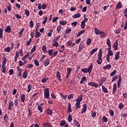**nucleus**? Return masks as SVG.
Wrapping results in <instances>:
<instances>
[{"mask_svg":"<svg viewBox=\"0 0 127 127\" xmlns=\"http://www.w3.org/2000/svg\"><path fill=\"white\" fill-rule=\"evenodd\" d=\"M73 125L77 127H80V124H79V121H77L76 119L73 120Z\"/></svg>","mask_w":127,"mask_h":127,"instance_id":"7","label":"nucleus"},{"mask_svg":"<svg viewBox=\"0 0 127 127\" xmlns=\"http://www.w3.org/2000/svg\"><path fill=\"white\" fill-rule=\"evenodd\" d=\"M43 126L44 127H52V126H51V125L48 123L43 124Z\"/></svg>","mask_w":127,"mask_h":127,"instance_id":"30","label":"nucleus"},{"mask_svg":"<svg viewBox=\"0 0 127 127\" xmlns=\"http://www.w3.org/2000/svg\"><path fill=\"white\" fill-rule=\"evenodd\" d=\"M4 52H10V47H7L4 49Z\"/></svg>","mask_w":127,"mask_h":127,"instance_id":"49","label":"nucleus"},{"mask_svg":"<svg viewBox=\"0 0 127 127\" xmlns=\"http://www.w3.org/2000/svg\"><path fill=\"white\" fill-rule=\"evenodd\" d=\"M72 70H73V69H72V68L68 67L67 68V73L68 74H71V72H72Z\"/></svg>","mask_w":127,"mask_h":127,"instance_id":"51","label":"nucleus"},{"mask_svg":"<svg viewBox=\"0 0 127 127\" xmlns=\"http://www.w3.org/2000/svg\"><path fill=\"white\" fill-rule=\"evenodd\" d=\"M108 55H109L110 56H113V55H114V53L113 52V51L111 50V51H108Z\"/></svg>","mask_w":127,"mask_h":127,"instance_id":"54","label":"nucleus"},{"mask_svg":"<svg viewBox=\"0 0 127 127\" xmlns=\"http://www.w3.org/2000/svg\"><path fill=\"white\" fill-rule=\"evenodd\" d=\"M52 109L50 108H48L46 111V113L48 114V115H50V116H51V115H52Z\"/></svg>","mask_w":127,"mask_h":127,"instance_id":"15","label":"nucleus"},{"mask_svg":"<svg viewBox=\"0 0 127 127\" xmlns=\"http://www.w3.org/2000/svg\"><path fill=\"white\" fill-rule=\"evenodd\" d=\"M60 24L62 25H66L67 24V22L66 21H60Z\"/></svg>","mask_w":127,"mask_h":127,"instance_id":"47","label":"nucleus"},{"mask_svg":"<svg viewBox=\"0 0 127 127\" xmlns=\"http://www.w3.org/2000/svg\"><path fill=\"white\" fill-rule=\"evenodd\" d=\"M102 120H103L104 123H107V122L109 121V119H108V118L106 117L105 116L103 117Z\"/></svg>","mask_w":127,"mask_h":127,"instance_id":"50","label":"nucleus"},{"mask_svg":"<svg viewBox=\"0 0 127 127\" xmlns=\"http://www.w3.org/2000/svg\"><path fill=\"white\" fill-rule=\"evenodd\" d=\"M72 17H73V18H78L79 17H81V14H80L79 13L75 14L74 15H72Z\"/></svg>","mask_w":127,"mask_h":127,"instance_id":"21","label":"nucleus"},{"mask_svg":"<svg viewBox=\"0 0 127 127\" xmlns=\"http://www.w3.org/2000/svg\"><path fill=\"white\" fill-rule=\"evenodd\" d=\"M72 98H74V94H69L68 96L67 99L68 100H71V99H72Z\"/></svg>","mask_w":127,"mask_h":127,"instance_id":"56","label":"nucleus"},{"mask_svg":"<svg viewBox=\"0 0 127 127\" xmlns=\"http://www.w3.org/2000/svg\"><path fill=\"white\" fill-rule=\"evenodd\" d=\"M84 43L81 42V43L79 44V49L83 50V49H84Z\"/></svg>","mask_w":127,"mask_h":127,"instance_id":"26","label":"nucleus"},{"mask_svg":"<svg viewBox=\"0 0 127 127\" xmlns=\"http://www.w3.org/2000/svg\"><path fill=\"white\" fill-rule=\"evenodd\" d=\"M18 65L20 66H23V65H25V63H24L22 61H19L18 63Z\"/></svg>","mask_w":127,"mask_h":127,"instance_id":"60","label":"nucleus"},{"mask_svg":"<svg viewBox=\"0 0 127 127\" xmlns=\"http://www.w3.org/2000/svg\"><path fill=\"white\" fill-rule=\"evenodd\" d=\"M91 42H92V39L91 38H88L86 41L87 45H90V44H91Z\"/></svg>","mask_w":127,"mask_h":127,"instance_id":"39","label":"nucleus"},{"mask_svg":"<svg viewBox=\"0 0 127 127\" xmlns=\"http://www.w3.org/2000/svg\"><path fill=\"white\" fill-rule=\"evenodd\" d=\"M98 58L99 59H102V56H103V52L102 51V49L99 50V52L98 54Z\"/></svg>","mask_w":127,"mask_h":127,"instance_id":"10","label":"nucleus"},{"mask_svg":"<svg viewBox=\"0 0 127 127\" xmlns=\"http://www.w3.org/2000/svg\"><path fill=\"white\" fill-rule=\"evenodd\" d=\"M122 7V2H119L117 5V8H121Z\"/></svg>","mask_w":127,"mask_h":127,"instance_id":"61","label":"nucleus"},{"mask_svg":"<svg viewBox=\"0 0 127 127\" xmlns=\"http://www.w3.org/2000/svg\"><path fill=\"white\" fill-rule=\"evenodd\" d=\"M53 46H55V47H58V46L59 45V43L56 41H54V43L52 44Z\"/></svg>","mask_w":127,"mask_h":127,"instance_id":"28","label":"nucleus"},{"mask_svg":"<svg viewBox=\"0 0 127 127\" xmlns=\"http://www.w3.org/2000/svg\"><path fill=\"white\" fill-rule=\"evenodd\" d=\"M34 63L35 64V65L36 66H37V67H38V66H39V62H38V61L37 60V59H35L34 61Z\"/></svg>","mask_w":127,"mask_h":127,"instance_id":"37","label":"nucleus"},{"mask_svg":"<svg viewBox=\"0 0 127 127\" xmlns=\"http://www.w3.org/2000/svg\"><path fill=\"white\" fill-rule=\"evenodd\" d=\"M31 89H32V85H31V84H29L28 85V89L27 92L28 93H29V92H30V91H31Z\"/></svg>","mask_w":127,"mask_h":127,"instance_id":"36","label":"nucleus"},{"mask_svg":"<svg viewBox=\"0 0 127 127\" xmlns=\"http://www.w3.org/2000/svg\"><path fill=\"white\" fill-rule=\"evenodd\" d=\"M4 31L7 33H10L11 32V27H10V25L7 26L4 29Z\"/></svg>","mask_w":127,"mask_h":127,"instance_id":"3","label":"nucleus"},{"mask_svg":"<svg viewBox=\"0 0 127 127\" xmlns=\"http://www.w3.org/2000/svg\"><path fill=\"white\" fill-rule=\"evenodd\" d=\"M98 49H99L97 48H95V49L92 50L90 52V55H93V54H94V53H95V52H97V51H98Z\"/></svg>","mask_w":127,"mask_h":127,"instance_id":"22","label":"nucleus"},{"mask_svg":"<svg viewBox=\"0 0 127 127\" xmlns=\"http://www.w3.org/2000/svg\"><path fill=\"white\" fill-rule=\"evenodd\" d=\"M85 30H82L81 31H79L76 35L77 37H80L82 34L85 33Z\"/></svg>","mask_w":127,"mask_h":127,"instance_id":"12","label":"nucleus"},{"mask_svg":"<svg viewBox=\"0 0 127 127\" xmlns=\"http://www.w3.org/2000/svg\"><path fill=\"white\" fill-rule=\"evenodd\" d=\"M34 26V23H33V21L32 20H31L30 22V27L31 28H32Z\"/></svg>","mask_w":127,"mask_h":127,"instance_id":"58","label":"nucleus"},{"mask_svg":"<svg viewBox=\"0 0 127 127\" xmlns=\"http://www.w3.org/2000/svg\"><path fill=\"white\" fill-rule=\"evenodd\" d=\"M49 89L48 88H45L44 89V97L46 99H49Z\"/></svg>","mask_w":127,"mask_h":127,"instance_id":"2","label":"nucleus"},{"mask_svg":"<svg viewBox=\"0 0 127 127\" xmlns=\"http://www.w3.org/2000/svg\"><path fill=\"white\" fill-rule=\"evenodd\" d=\"M83 99V95L80 94L78 97H77V99L75 100V102H82V100Z\"/></svg>","mask_w":127,"mask_h":127,"instance_id":"6","label":"nucleus"},{"mask_svg":"<svg viewBox=\"0 0 127 127\" xmlns=\"http://www.w3.org/2000/svg\"><path fill=\"white\" fill-rule=\"evenodd\" d=\"M29 56V53H28L25 56L22 58V60H25Z\"/></svg>","mask_w":127,"mask_h":127,"instance_id":"55","label":"nucleus"},{"mask_svg":"<svg viewBox=\"0 0 127 127\" xmlns=\"http://www.w3.org/2000/svg\"><path fill=\"white\" fill-rule=\"evenodd\" d=\"M102 90L104 92V93H109V91L108 90V89L106 88V87L104 85H102Z\"/></svg>","mask_w":127,"mask_h":127,"instance_id":"25","label":"nucleus"},{"mask_svg":"<svg viewBox=\"0 0 127 127\" xmlns=\"http://www.w3.org/2000/svg\"><path fill=\"white\" fill-rule=\"evenodd\" d=\"M86 79V76H83V77L81 78V80H80V84H83V83H84V82H85Z\"/></svg>","mask_w":127,"mask_h":127,"instance_id":"42","label":"nucleus"},{"mask_svg":"<svg viewBox=\"0 0 127 127\" xmlns=\"http://www.w3.org/2000/svg\"><path fill=\"white\" fill-rule=\"evenodd\" d=\"M18 57H19V54L18 53V52L16 51L15 52V56L14 58L15 62H16V61H17V58H18Z\"/></svg>","mask_w":127,"mask_h":127,"instance_id":"16","label":"nucleus"},{"mask_svg":"<svg viewBox=\"0 0 127 127\" xmlns=\"http://www.w3.org/2000/svg\"><path fill=\"white\" fill-rule=\"evenodd\" d=\"M73 43H72V41L69 40L68 41H67V42L66 43V45L67 46H68V47L72 46Z\"/></svg>","mask_w":127,"mask_h":127,"instance_id":"38","label":"nucleus"},{"mask_svg":"<svg viewBox=\"0 0 127 127\" xmlns=\"http://www.w3.org/2000/svg\"><path fill=\"white\" fill-rule=\"evenodd\" d=\"M9 72L10 75H13V73H14V71L13 70V69H10L9 70Z\"/></svg>","mask_w":127,"mask_h":127,"instance_id":"64","label":"nucleus"},{"mask_svg":"<svg viewBox=\"0 0 127 127\" xmlns=\"http://www.w3.org/2000/svg\"><path fill=\"white\" fill-rule=\"evenodd\" d=\"M31 42H32V38H30L29 40L26 42L27 46H29V45L31 44Z\"/></svg>","mask_w":127,"mask_h":127,"instance_id":"27","label":"nucleus"},{"mask_svg":"<svg viewBox=\"0 0 127 127\" xmlns=\"http://www.w3.org/2000/svg\"><path fill=\"white\" fill-rule=\"evenodd\" d=\"M109 114L111 117H114L115 116V113L113 110H109Z\"/></svg>","mask_w":127,"mask_h":127,"instance_id":"53","label":"nucleus"},{"mask_svg":"<svg viewBox=\"0 0 127 127\" xmlns=\"http://www.w3.org/2000/svg\"><path fill=\"white\" fill-rule=\"evenodd\" d=\"M73 119L72 118V116H71L70 114L68 115V122L69 123H71V122L72 121Z\"/></svg>","mask_w":127,"mask_h":127,"instance_id":"43","label":"nucleus"},{"mask_svg":"<svg viewBox=\"0 0 127 127\" xmlns=\"http://www.w3.org/2000/svg\"><path fill=\"white\" fill-rule=\"evenodd\" d=\"M81 102H78V101H76V103H75V107H76V109H80L81 108Z\"/></svg>","mask_w":127,"mask_h":127,"instance_id":"14","label":"nucleus"},{"mask_svg":"<svg viewBox=\"0 0 127 127\" xmlns=\"http://www.w3.org/2000/svg\"><path fill=\"white\" fill-rule=\"evenodd\" d=\"M106 35H107L103 31H101V32L100 33V36L101 38H105V37H106Z\"/></svg>","mask_w":127,"mask_h":127,"instance_id":"33","label":"nucleus"},{"mask_svg":"<svg viewBox=\"0 0 127 127\" xmlns=\"http://www.w3.org/2000/svg\"><path fill=\"white\" fill-rule=\"evenodd\" d=\"M48 80V78L45 77L41 80L42 83H45Z\"/></svg>","mask_w":127,"mask_h":127,"instance_id":"57","label":"nucleus"},{"mask_svg":"<svg viewBox=\"0 0 127 127\" xmlns=\"http://www.w3.org/2000/svg\"><path fill=\"white\" fill-rule=\"evenodd\" d=\"M120 52H117L115 55V60H119L120 59Z\"/></svg>","mask_w":127,"mask_h":127,"instance_id":"18","label":"nucleus"},{"mask_svg":"<svg viewBox=\"0 0 127 127\" xmlns=\"http://www.w3.org/2000/svg\"><path fill=\"white\" fill-rule=\"evenodd\" d=\"M49 64H50V60L49 59H46L44 62V65L45 67L48 66Z\"/></svg>","mask_w":127,"mask_h":127,"instance_id":"5","label":"nucleus"},{"mask_svg":"<svg viewBox=\"0 0 127 127\" xmlns=\"http://www.w3.org/2000/svg\"><path fill=\"white\" fill-rule=\"evenodd\" d=\"M60 125L62 126V127H64V126H65V125H66V121H62L61 123L60 124Z\"/></svg>","mask_w":127,"mask_h":127,"instance_id":"52","label":"nucleus"},{"mask_svg":"<svg viewBox=\"0 0 127 127\" xmlns=\"http://www.w3.org/2000/svg\"><path fill=\"white\" fill-rule=\"evenodd\" d=\"M23 78L26 79L27 78V69H25V71L23 73Z\"/></svg>","mask_w":127,"mask_h":127,"instance_id":"20","label":"nucleus"},{"mask_svg":"<svg viewBox=\"0 0 127 127\" xmlns=\"http://www.w3.org/2000/svg\"><path fill=\"white\" fill-rule=\"evenodd\" d=\"M111 68H112V65L110 64H107V65L103 66V69H109Z\"/></svg>","mask_w":127,"mask_h":127,"instance_id":"24","label":"nucleus"},{"mask_svg":"<svg viewBox=\"0 0 127 127\" xmlns=\"http://www.w3.org/2000/svg\"><path fill=\"white\" fill-rule=\"evenodd\" d=\"M92 70H93V64H91L88 67V68H84L81 69V71L83 73H89L91 74L92 73Z\"/></svg>","mask_w":127,"mask_h":127,"instance_id":"1","label":"nucleus"},{"mask_svg":"<svg viewBox=\"0 0 127 127\" xmlns=\"http://www.w3.org/2000/svg\"><path fill=\"white\" fill-rule=\"evenodd\" d=\"M125 107V105L123 104V103H120L119 104V109L120 110H122L123 108Z\"/></svg>","mask_w":127,"mask_h":127,"instance_id":"35","label":"nucleus"},{"mask_svg":"<svg viewBox=\"0 0 127 127\" xmlns=\"http://www.w3.org/2000/svg\"><path fill=\"white\" fill-rule=\"evenodd\" d=\"M25 14L26 15L27 17L29 16V10L28 9H26L25 10Z\"/></svg>","mask_w":127,"mask_h":127,"instance_id":"59","label":"nucleus"},{"mask_svg":"<svg viewBox=\"0 0 127 127\" xmlns=\"http://www.w3.org/2000/svg\"><path fill=\"white\" fill-rule=\"evenodd\" d=\"M61 25H59L58 26L57 28V30L58 32V33H59V32H60L61 31Z\"/></svg>","mask_w":127,"mask_h":127,"instance_id":"63","label":"nucleus"},{"mask_svg":"<svg viewBox=\"0 0 127 127\" xmlns=\"http://www.w3.org/2000/svg\"><path fill=\"white\" fill-rule=\"evenodd\" d=\"M14 104L13 101H10V102L9 103L8 107V110L9 111H11V107H13Z\"/></svg>","mask_w":127,"mask_h":127,"instance_id":"8","label":"nucleus"},{"mask_svg":"<svg viewBox=\"0 0 127 127\" xmlns=\"http://www.w3.org/2000/svg\"><path fill=\"white\" fill-rule=\"evenodd\" d=\"M38 110H39L40 113H42L43 112V109H42V107L40 106L39 104H38Z\"/></svg>","mask_w":127,"mask_h":127,"instance_id":"45","label":"nucleus"},{"mask_svg":"<svg viewBox=\"0 0 127 127\" xmlns=\"http://www.w3.org/2000/svg\"><path fill=\"white\" fill-rule=\"evenodd\" d=\"M1 68H2V73H5V72L6 71V67H5V66H1Z\"/></svg>","mask_w":127,"mask_h":127,"instance_id":"62","label":"nucleus"},{"mask_svg":"<svg viewBox=\"0 0 127 127\" xmlns=\"http://www.w3.org/2000/svg\"><path fill=\"white\" fill-rule=\"evenodd\" d=\"M56 77L58 80L60 81V82L62 81V79H61V75L60 74V72L58 71H57Z\"/></svg>","mask_w":127,"mask_h":127,"instance_id":"9","label":"nucleus"},{"mask_svg":"<svg viewBox=\"0 0 127 127\" xmlns=\"http://www.w3.org/2000/svg\"><path fill=\"white\" fill-rule=\"evenodd\" d=\"M87 104H84L83 105V108L81 111V114H84V113H85L86 111H87Z\"/></svg>","mask_w":127,"mask_h":127,"instance_id":"4","label":"nucleus"},{"mask_svg":"<svg viewBox=\"0 0 127 127\" xmlns=\"http://www.w3.org/2000/svg\"><path fill=\"white\" fill-rule=\"evenodd\" d=\"M53 51H54V50H49L48 53L50 56H52L53 54L52 52H53Z\"/></svg>","mask_w":127,"mask_h":127,"instance_id":"40","label":"nucleus"},{"mask_svg":"<svg viewBox=\"0 0 127 127\" xmlns=\"http://www.w3.org/2000/svg\"><path fill=\"white\" fill-rule=\"evenodd\" d=\"M35 50H36V45H35L33 47V48H32V50H31L30 54H32V53H33V52H34L35 51Z\"/></svg>","mask_w":127,"mask_h":127,"instance_id":"32","label":"nucleus"},{"mask_svg":"<svg viewBox=\"0 0 127 127\" xmlns=\"http://www.w3.org/2000/svg\"><path fill=\"white\" fill-rule=\"evenodd\" d=\"M8 120H9V119L8 118V116L7 115V114H5L4 116V120L5 122H8Z\"/></svg>","mask_w":127,"mask_h":127,"instance_id":"46","label":"nucleus"},{"mask_svg":"<svg viewBox=\"0 0 127 127\" xmlns=\"http://www.w3.org/2000/svg\"><path fill=\"white\" fill-rule=\"evenodd\" d=\"M116 74H117V69L114 70L113 72L111 73L110 76L111 77H113V76H115Z\"/></svg>","mask_w":127,"mask_h":127,"instance_id":"34","label":"nucleus"},{"mask_svg":"<svg viewBox=\"0 0 127 127\" xmlns=\"http://www.w3.org/2000/svg\"><path fill=\"white\" fill-rule=\"evenodd\" d=\"M85 27H86V24H85V23H84L83 22H81V28H82V29H84Z\"/></svg>","mask_w":127,"mask_h":127,"instance_id":"48","label":"nucleus"},{"mask_svg":"<svg viewBox=\"0 0 127 127\" xmlns=\"http://www.w3.org/2000/svg\"><path fill=\"white\" fill-rule=\"evenodd\" d=\"M24 101H25V95H24V94H23L21 96V101L22 103H24Z\"/></svg>","mask_w":127,"mask_h":127,"instance_id":"23","label":"nucleus"},{"mask_svg":"<svg viewBox=\"0 0 127 127\" xmlns=\"http://www.w3.org/2000/svg\"><path fill=\"white\" fill-rule=\"evenodd\" d=\"M3 29L0 28V38H2L3 37Z\"/></svg>","mask_w":127,"mask_h":127,"instance_id":"29","label":"nucleus"},{"mask_svg":"<svg viewBox=\"0 0 127 127\" xmlns=\"http://www.w3.org/2000/svg\"><path fill=\"white\" fill-rule=\"evenodd\" d=\"M42 50L44 53H46L47 52V48L46 47V46H43L42 47Z\"/></svg>","mask_w":127,"mask_h":127,"instance_id":"19","label":"nucleus"},{"mask_svg":"<svg viewBox=\"0 0 127 127\" xmlns=\"http://www.w3.org/2000/svg\"><path fill=\"white\" fill-rule=\"evenodd\" d=\"M58 54V52L57 51L54 52L53 53V55L52 56V58H54V57H55L56 56H57V55Z\"/></svg>","mask_w":127,"mask_h":127,"instance_id":"41","label":"nucleus"},{"mask_svg":"<svg viewBox=\"0 0 127 127\" xmlns=\"http://www.w3.org/2000/svg\"><path fill=\"white\" fill-rule=\"evenodd\" d=\"M116 92H117V84L114 83L113 85V94H116Z\"/></svg>","mask_w":127,"mask_h":127,"instance_id":"13","label":"nucleus"},{"mask_svg":"<svg viewBox=\"0 0 127 127\" xmlns=\"http://www.w3.org/2000/svg\"><path fill=\"white\" fill-rule=\"evenodd\" d=\"M102 62H103V59H98L97 61V63L98 65H101V64H102Z\"/></svg>","mask_w":127,"mask_h":127,"instance_id":"44","label":"nucleus"},{"mask_svg":"<svg viewBox=\"0 0 127 127\" xmlns=\"http://www.w3.org/2000/svg\"><path fill=\"white\" fill-rule=\"evenodd\" d=\"M40 36H41V33H40L39 32H36L35 33V37L36 38H38V37H40Z\"/></svg>","mask_w":127,"mask_h":127,"instance_id":"31","label":"nucleus"},{"mask_svg":"<svg viewBox=\"0 0 127 127\" xmlns=\"http://www.w3.org/2000/svg\"><path fill=\"white\" fill-rule=\"evenodd\" d=\"M119 45V43H118V42H116L114 43L113 47V48H114L115 50H117V49H118V46Z\"/></svg>","mask_w":127,"mask_h":127,"instance_id":"17","label":"nucleus"},{"mask_svg":"<svg viewBox=\"0 0 127 127\" xmlns=\"http://www.w3.org/2000/svg\"><path fill=\"white\" fill-rule=\"evenodd\" d=\"M94 31L96 35H100V34H101V32H102V31H100V30H99V29L97 28H94Z\"/></svg>","mask_w":127,"mask_h":127,"instance_id":"11","label":"nucleus"}]
</instances>
